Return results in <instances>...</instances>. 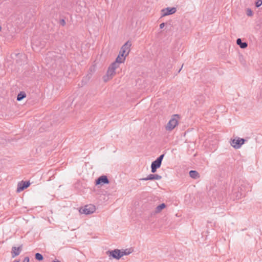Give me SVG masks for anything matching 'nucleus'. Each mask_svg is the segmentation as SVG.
I'll list each match as a JSON object with an SVG mask.
<instances>
[{
	"label": "nucleus",
	"instance_id": "1",
	"mask_svg": "<svg viewBox=\"0 0 262 262\" xmlns=\"http://www.w3.org/2000/svg\"><path fill=\"white\" fill-rule=\"evenodd\" d=\"M118 67V66H113V63H112L109 67L106 74L103 76V80L106 82L112 79L116 74L115 70Z\"/></svg>",
	"mask_w": 262,
	"mask_h": 262
},
{
	"label": "nucleus",
	"instance_id": "2",
	"mask_svg": "<svg viewBox=\"0 0 262 262\" xmlns=\"http://www.w3.org/2000/svg\"><path fill=\"white\" fill-rule=\"evenodd\" d=\"M178 118H179V115H173L165 127L166 129L168 131L172 130L178 124Z\"/></svg>",
	"mask_w": 262,
	"mask_h": 262
},
{
	"label": "nucleus",
	"instance_id": "3",
	"mask_svg": "<svg viewBox=\"0 0 262 262\" xmlns=\"http://www.w3.org/2000/svg\"><path fill=\"white\" fill-rule=\"evenodd\" d=\"M245 141L244 139L236 137L235 139H231L230 143L235 149H238L245 143Z\"/></svg>",
	"mask_w": 262,
	"mask_h": 262
},
{
	"label": "nucleus",
	"instance_id": "4",
	"mask_svg": "<svg viewBox=\"0 0 262 262\" xmlns=\"http://www.w3.org/2000/svg\"><path fill=\"white\" fill-rule=\"evenodd\" d=\"M96 210L95 206L92 204L85 205L84 207H81L79 209V212L81 214H90L95 212Z\"/></svg>",
	"mask_w": 262,
	"mask_h": 262
},
{
	"label": "nucleus",
	"instance_id": "5",
	"mask_svg": "<svg viewBox=\"0 0 262 262\" xmlns=\"http://www.w3.org/2000/svg\"><path fill=\"white\" fill-rule=\"evenodd\" d=\"M131 45V42L127 41L122 46L119 52L121 56L126 57L128 55L130 50Z\"/></svg>",
	"mask_w": 262,
	"mask_h": 262
},
{
	"label": "nucleus",
	"instance_id": "6",
	"mask_svg": "<svg viewBox=\"0 0 262 262\" xmlns=\"http://www.w3.org/2000/svg\"><path fill=\"white\" fill-rule=\"evenodd\" d=\"M30 185V183L29 181H22L18 183L16 191L17 192H20L23 191L25 189L28 188Z\"/></svg>",
	"mask_w": 262,
	"mask_h": 262
},
{
	"label": "nucleus",
	"instance_id": "7",
	"mask_svg": "<svg viewBox=\"0 0 262 262\" xmlns=\"http://www.w3.org/2000/svg\"><path fill=\"white\" fill-rule=\"evenodd\" d=\"M177 9L175 7H167L161 10L162 16H165L168 15L173 14L176 13Z\"/></svg>",
	"mask_w": 262,
	"mask_h": 262
},
{
	"label": "nucleus",
	"instance_id": "8",
	"mask_svg": "<svg viewBox=\"0 0 262 262\" xmlns=\"http://www.w3.org/2000/svg\"><path fill=\"white\" fill-rule=\"evenodd\" d=\"M109 180L106 176H101L99 177L96 180L95 182V184L96 185H103V184H107L109 183Z\"/></svg>",
	"mask_w": 262,
	"mask_h": 262
},
{
	"label": "nucleus",
	"instance_id": "9",
	"mask_svg": "<svg viewBox=\"0 0 262 262\" xmlns=\"http://www.w3.org/2000/svg\"><path fill=\"white\" fill-rule=\"evenodd\" d=\"M107 253L108 254L109 256H112L114 258L119 259H120L121 257V250L119 249H115L114 250L112 251H108L107 252Z\"/></svg>",
	"mask_w": 262,
	"mask_h": 262
},
{
	"label": "nucleus",
	"instance_id": "10",
	"mask_svg": "<svg viewBox=\"0 0 262 262\" xmlns=\"http://www.w3.org/2000/svg\"><path fill=\"white\" fill-rule=\"evenodd\" d=\"M162 179V177L157 174H150L147 177L140 179V180L148 181V180H159Z\"/></svg>",
	"mask_w": 262,
	"mask_h": 262
},
{
	"label": "nucleus",
	"instance_id": "11",
	"mask_svg": "<svg viewBox=\"0 0 262 262\" xmlns=\"http://www.w3.org/2000/svg\"><path fill=\"white\" fill-rule=\"evenodd\" d=\"M125 58L124 56H121L120 53H119L115 61L113 62V66H119V64L121 63H123L125 60Z\"/></svg>",
	"mask_w": 262,
	"mask_h": 262
},
{
	"label": "nucleus",
	"instance_id": "12",
	"mask_svg": "<svg viewBox=\"0 0 262 262\" xmlns=\"http://www.w3.org/2000/svg\"><path fill=\"white\" fill-rule=\"evenodd\" d=\"M21 247H22L21 245L18 247H12L11 254H12V256L13 258L15 257V256H16L19 254V253H20V252L21 251Z\"/></svg>",
	"mask_w": 262,
	"mask_h": 262
},
{
	"label": "nucleus",
	"instance_id": "13",
	"mask_svg": "<svg viewBox=\"0 0 262 262\" xmlns=\"http://www.w3.org/2000/svg\"><path fill=\"white\" fill-rule=\"evenodd\" d=\"M236 43L242 49H245L248 46L247 43L246 42H242V39L241 38L237 39V40H236Z\"/></svg>",
	"mask_w": 262,
	"mask_h": 262
},
{
	"label": "nucleus",
	"instance_id": "14",
	"mask_svg": "<svg viewBox=\"0 0 262 262\" xmlns=\"http://www.w3.org/2000/svg\"><path fill=\"white\" fill-rule=\"evenodd\" d=\"M190 177L194 179H196L200 178L199 173L196 170H190L189 171Z\"/></svg>",
	"mask_w": 262,
	"mask_h": 262
},
{
	"label": "nucleus",
	"instance_id": "15",
	"mask_svg": "<svg viewBox=\"0 0 262 262\" xmlns=\"http://www.w3.org/2000/svg\"><path fill=\"white\" fill-rule=\"evenodd\" d=\"M166 207V205L164 203H162L159 206H158L155 209V212L156 213H159L161 211V210Z\"/></svg>",
	"mask_w": 262,
	"mask_h": 262
},
{
	"label": "nucleus",
	"instance_id": "16",
	"mask_svg": "<svg viewBox=\"0 0 262 262\" xmlns=\"http://www.w3.org/2000/svg\"><path fill=\"white\" fill-rule=\"evenodd\" d=\"M26 97V94L24 92H20L17 96V100L21 101Z\"/></svg>",
	"mask_w": 262,
	"mask_h": 262
},
{
	"label": "nucleus",
	"instance_id": "17",
	"mask_svg": "<svg viewBox=\"0 0 262 262\" xmlns=\"http://www.w3.org/2000/svg\"><path fill=\"white\" fill-rule=\"evenodd\" d=\"M151 165L155 168H158L161 166V163L160 162V161H158L157 160H156L155 161L152 162Z\"/></svg>",
	"mask_w": 262,
	"mask_h": 262
},
{
	"label": "nucleus",
	"instance_id": "18",
	"mask_svg": "<svg viewBox=\"0 0 262 262\" xmlns=\"http://www.w3.org/2000/svg\"><path fill=\"white\" fill-rule=\"evenodd\" d=\"M132 251H130V250L125 249L123 250L122 251H121V257L123 256V255H127L129 254Z\"/></svg>",
	"mask_w": 262,
	"mask_h": 262
},
{
	"label": "nucleus",
	"instance_id": "19",
	"mask_svg": "<svg viewBox=\"0 0 262 262\" xmlns=\"http://www.w3.org/2000/svg\"><path fill=\"white\" fill-rule=\"evenodd\" d=\"M35 258L36 259H37L39 261H41V260H43V256L39 253H36L35 254Z\"/></svg>",
	"mask_w": 262,
	"mask_h": 262
},
{
	"label": "nucleus",
	"instance_id": "20",
	"mask_svg": "<svg viewBox=\"0 0 262 262\" xmlns=\"http://www.w3.org/2000/svg\"><path fill=\"white\" fill-rule=\"evenodd\" d=\"M246 14L248 16H252L253 15V12L251 9H247L246 10Z\"/></svg>",
	"mask_w": 262,
	"mask_h": 262
},
{
	"label": "nucleus",
	"instance_id": "21",
	"mask_svg": "<svg viewBox=\"0 0 262 262\" xmlns=\"http://www.w3.org/2000/svg\"><path fill=\"white\" fill-rule=\"evenodd\" d=\"M262 5V1L258 0L255 3V5L256 7H259Z\"/></svg>",
	"mask_w": 262,
	"mask_h": 262
},
{
	"label": "nucleus",
	"instance_id": "22",
	"mask_svg": "<svg viewBox=\"0 0 262 262\" xmlns=\"http://www.w3.org/2000/svg\"><path fill=\"white\" fill-rule=\"evenodd\" d=\"M164 157V155L162 154L160 155L156 160L158 161H160L162 163V160Z\"/></svg>",
	"mask_w": 262,
	"mask_h": 262
},
{
	"label": "nucleus",
	"instance_id": "23",
	"mask_svg": "<svg viewBox=\"0 0 262 262\" xmlns=\"http://www.w3.org/2000/svg\"><path fill=\"white\" fill-rule=\"evenodd\" d=\"M158 168H155L151 165V171L152 173H155Z\"/></svg>",
	"mask_w": 262,
	"mask_h": 262
},
{
	"label": "nucleus",
	"instance_id": "24",
	"mask_svg": "<svg viewBox=\"0 0 262 262\" xmlns=\"http://www.w3.org/2000/svg\"><path fill=\"white\" fill-rule=\"evenodd\" d=\"M23 262H29V258L28 257H25Z\"/></svg>",
	"mask_w": 262,
	"mask_h": 262
},
{
	"label": "nucleus",
	"instance_id": "25",
	"mask_svg": "<svg viewBox=\"0 0 262 262\" xmlns=\"http://www.w3.org/2000/svg\"><path fill=\"white\" fill-rule=\"evenodd\" d=\"M165 26V23H163L160 25V28L162 29Z\"/></svg>",
	"mask_w": 262,
	"mask_h": 262
},
{
	"label": "nucleus",
	"instance_id": "26",
	"mask_svg": "<svg viewBox=\"0 0 262 262\" xmlns=\"http://www.w3.org/2000/svg\"><path fill=\"white\" fill-rule=\"evenodd\" d=\"M242 193L240 192L239 194H237L236 196L239 198L242 196Z\"/></svg>",
	"mask_w": 262,
	"mask_h": 262
},
{
	"label": "nucleus",
	"instance_id": "27",
	"mask_svg": "<svg viewBox=\"0 0 262 262\" xmlns=\"http://www.w3.org/2000/svg\"><path fill=\"white\" fill-rule=\"evenodd\" d=\"M62 25H64L65 24V21L63 19L62 20Z\"/></svg>",
	"mask_w": 262,
	"mask_h": 262
},
{
	"label": "nucleus",
	"instance_id": "28",
	"mask_svg": "<svg viewBox=\"0 0 262 262\" xmlns=\"http://www.w3.org/2000/svg\"><path fill=\"white\" fill-rule=\"evenodd\" d=\"M52 262H60V261L58 260H53Z\"/></svg>",
	"mask_w": 262,
	"mask_h": 262
},
{
	"label": "nucleus",
	"instance_id": "29",
	"mask_svg": "<svg viewBox=\"0 0 262 262\" xmlns=\"http://www.w3.org/2000/svg\"><path fill=\"white\" fill-rule=\"evenodd\" d=\"M183 64L181 68L179 70V72H180L181 71V69L183 68Z\"/></svg>",
	"mask_w": 262,
	"mask_h": 262
},
{
	"label": "nucleus",
	"instance_id": "30",
	"mask_svg": "<svg viewBox=\"0 0 262 262\" xmlns=\"http://www.w3.org/2000/svg\"><path fill=\"white\" fill-rule=\"evenodd\" d=\"M13 262H19V261H17V260H15L14 261H13Z\"/></svg>",
	"mask_w": 262,
	"mask_h": 262
},
{
	"label": "nucleus",
	"instance_id": "31",
	"mask_svg": "<svg viewBox=\"0 0 262 262\" xmlns=\"http://www.w3.org/2000/svg\"><path fill=\"white\" fill-rule=\"evenodd\" d=\"M1 30H2V27H1V26H0V31H1Z\"/></svg>",
	"mask_w": 262,
	"mask_h": 262
}]
</instances>
